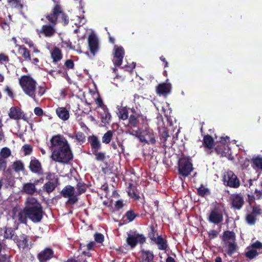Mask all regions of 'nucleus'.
<instances>
[{
    "instance_id": "50",
    "label": "nucleus",
    "mask_w": 262,
    "mask_h": 262,
    "mask_svg": "<svg viewBox=\"0 0 262 262\" xmlns=\"http://www.w3.org/2000/svg\"><path fill=\"white\" fill-rule=\"evenodd\" d=\"M96 102L98 105L97 112L106 110L107 107L103 104V101L101 98H97L96 99Z\"/></svg>"
},
{
    "instance_id": "21",
    "label": "nucleus",
    "mask_w": 262,
    "mask_h": 262,
    "mask_svg": "<svg viewBox=\"0 0 262 262\" xmlns=\"http://www.w3.org/2000/svg\"><path fill=\"white\" fill-rule=\"evenodd\" d=\"M88 140L91 144L92 152L99 150L101 148V143L98 137L96 136L93 135L89 137Z\"/></svg>"
},
{
    "instance_id": "6",
    "label": "nucleus",
    "mask_w": 262,
    "mask_h": 262,
    "mask_svg": "<svg viewBox=\"0 0 262 262\" xmlns=\"http://www.w3.org/2000/svg\"><path fill=\"white\" fill-rule=\"evenodd\" d=\"M192 164L190 159L182 158L179 161V171L180 174L186 177L192 171Z\"/></svg>"
},
{
    "instance_id": "35",
    "label": "nucleus",
    "mask_w": 262,
    "mask_h": 262,
    "mask_svg": "<svg viewBox=\"0 0 262 262\" xmlns=\"http://www.w3.org/2000/svg\"><path fill=\"white\" fill-rule=\"evenodd\" d=\"M141 131L140 129L137 127L136 129H134L133 126H129L126 133L129 134L132 136H135L140 140V137L141 135Z\"/></svg>"
},
{
    "instance_id": "43",
    "label": "nucleus",
    "mask_w": 262,
    "mask_h": 262,
    "mask_svg": "<svg viewBox=\"0 0 262 262\" xmlns=\"http://www.w3.org/2000/svg\"><path fill=\"white\" fill-rule=\"evenodd\" d=\"M11 155V151L10 149L8 147H4L3 148L0 152V158H3V159H7L9 158Z\"/></svg>"
},
{
    "instance_id": "7",
    "label": "nucleus",
    "mask_w": 262,
    "mask_h": 262,
    "mask_svg": "<svg viewBox=\"0 0 262 262\" xmlns=\"http://www.w3.org/2000/svg\"><path fill=\"white\" fill-rule=\"evenodd\" d=\"M61 195L66 198H68L67 203L70 204H74L78 201L77 195L74 187L67 185L64 187L61 191Z\"/></svg>"
},
{
    "instance_id": "15",
    "label": "nucleus",
    "mask_w": 262,
    "mask_h": 262,
    "mask_svg": "<svg viewBox=\"0 0 262 262\" xmlns=\"http://www.w3.org/2000/svg\"><path fill=\"white\" fill-rule=\"evenodd\" d=\"M8 115L11 119L15 120L20 119L26 120L24 112L18 107H11L9 110Z\"/></svg>"
},
{
    "instance_id": "37",
    "label": "nucleus",
    "mask_w": 262,
    "mask_h": 262,
    "mask_svg": "<svg viewBox=\"0 0 262 262\" xmlns=\"http://www.w3.org/2000/svg\"><path fill=\"white\" fill-rule=\"evenodd\" d=\"M256 216H257L251 211V212L247 213L246 215V221L248 224L251 225H254L256 223Z\"/></svg>"
},
{
    "instance_id": "36",
    "label": "nucleus",
    "mask_w": 262,
    "mask_h": 262,
    "mask_svg": "<svg viewBox=\"0 0 262 262\" xmlns=\"http://www.w3.org/2000/svg\"><path fill=\"white\" fill-rule=\"evenodd\" d=\"M59 184L48 182L43 185V189L48 193L52 192Z\"/></svg>"
},
{
    "instance_id": "54",
    "label": "nucleus",
    "mask_w": 262,
    "mask_h": 262,
    "mask_svg": "<svg viewBox=\"0 0 262 262\" xmlns=\"http://www.w3.org/2000/svg\"><path fill=\"white\" fill-rule=\"evenodd\" d=\"M66 262H86V259L83 255H81L77 257V259H69Z\"/></svg>"
},
{
    "instance_id": "2",
    "label": "nucleus",
    "mask_w": 262,
    "mask_h": 262,
    "mask_svg": "<svg viewBox=\"0 0 262 262\" xmlns=\"http://www.w3.org/2000/svg\"><path fill=\"white\" fill-rule=\"evenodd\" d=\"M19 83L25 94L37 101L38 97H41L46 92V88L39 86L36 88L37 82L30 76L24 75L19 79Z\"/></svg>"
},
{
    "instance_id": "47",
    "label": "nucleus",
    "mask_w": 262,
    "mask_h": 262,
    "mask_svg": "<svg viewBox=\"0 0 262 262\" xmlns=\"http://www.w3.org/2000/svg\"><path fill=\"white\" fill-rule=\"evenodd\" d=\"M127 193L128 195L132 198V199H134L135 200H139L140 198V196L139 195V194L137 193L136 190L132 187H130L128 188L127 190Z\"/></svg>"
},
{
    "instance_id": "48",
    "label": "nucleus",
    "mask_w": 262,
    "mask_h": 262,
    "mask_svg": "<svg viewBox=\"0 0 262 262\" xmlns=\"http://www.w3.org/2000/svg\"><path fill=\"white\" fill-rule=\"evenodd\" d=\"M253 164L258 168L262 169V157H257L252 159Z\"/></svg>"
},
{
    "instance_id": "22",
    "label": "nucleus",
    "mask_w": 262,
    "mask_h": 262,
    "mask_svg": "<svg viewBox=\"0 0 262 262\" xmlns=\"http://www.w3.org/2000/svg\"><path fill=\"white\" fill-rule=\"evenodd\" d=\"M38 183V181L34 183H27L23 185V191L27 194H33L36 191L35 185Z\"/></svg>"
},
{
    "instance_id": "63",
    "label": "nucleus",
    "mask_w": 262,
    "mask_h": 262,
    "mask_svg": "<svg viewBox=\"0 0 262 262\" xmlns=\"http://www.w3.org/2000/svg\"><path fill=\"white\" fill-rule=\"evenodd\" d=\"M255 196L251 195H248V202L249 203L250 206L252 205H253L255 203Z\"/></svg>"
},
{
    "instance_id": "19",
    "label": "nucleus",
    "mask_w": 262,
    "mask_h": 262,
    "mask_svg": "<svg viewBox=\"0 0 262 262\" xmlns=\"http://www.w3.org/2000/svg\"><path fill=\"white\" fill-rule=\"evenodd\" d=\"M231 200L232 207L236 209H241L244 203V198L238 194L233 195Z\"/></svg>"
},
{
    "instance_id": "16",
    "label": "nucleus",
    "mask_w": 262,
    "mask_h": 262,
    "mask_svg": "<svg viewBox=\"0 0 262 262\" xmlns=\"http://www.w3.org/2000/svg\"><path fill=\"white\" fill-rule=\"evenodd\" d=\"M13 241L19 248L24 249L29 247V238L25 234H21L19 236H15Z\"/></svg>"
},
{
    "instance_id": "58",
    "label": "nucleus",
    "mask_w": 262,
    "mask_h": 262,
    "mask_svg": "<svg viewBox=\"0 0 262 262\" xmlns=\"http://www.w3.org/2000/svg\"><path fill=\"white\" fill-rule=\"evenodd\" d=\"M198 192L199 195L204 196L208 192V190L204 187H201L198 189Z\"/></svg>"
},
{
    "instance_id": "32",
    "label": "nucleus",
    "mask_w": 262,
    "mask_h": 262,
    "mask_svg": "<svg viewBox=\"0 0 262 262\" xmlns=\"http://www.w3.org/2000/svg\"><path fill=\"white\" fill-rule=\"evenodd\" d=\"M204 146L209 149H211L214 145V140L211 136L206 135L204 136L203 139Z\"/></svg>"
},
{
    "instance_id": "14",
    "label": "nucleus",
    "mask_w": 262,
    "mask_h": 262,
    "mask_svg": "<svg viewBox=\"0 0 262 262\" xmlns=\"http://www.w3.org/2000/svg\"><path fill=\"white\" fill-rule=\"evenodd\" d=\"M149 237L158 246L159 250H165L168 247L166 240L161 236H156L154 232H151L149 234Z\"/></svg>"
},
{
    "instance_id": "42",
    "label": "nucleus",
    "mask_w": 262,
    "mask_h": 262,
    "mask_svg": "<svg viewBox=\"0 0 262 262\" xmlns=\"http://www.w3.org/2000/svg\"><path fill=\"white\" fill-rule=\"evenodd\" d=\"M113 137V132L111 130L107 131L106 133H105L102 137V141L103 143L108 144Z\"/></svg>"
},
{
    "instance_id": "51",
    "label": "nucleus",
    "mask_w": 262,
    "mask_h": 262,
    "mask_svg": "<svg viewBox=\"0 0 262 262\" xmlns=\"http://www.w3.org/2000/svg\"><path fill=\"white\" fill-rule=\"evenodd\" d=\"M137 216V214H136L133 210H129L125 213V216L129 221V222L133 221Z\"/></svg>"
},
{
    "instance_id": "40",
    "label": "nucleus",
    "mask_w": 262,
    "mask_h": 262,
    "mask_svg": "<svg viewBox=\"0 0 262 262\" xmlns=\"http://www.w3.org/2000/svg\"><path fill=\"white\" fill-rule=\"evenodd\" d=\"M16 235H14V232L11 228H5L4 237L6 239H12Z\"/></svg>"
},
{
    "instance_id": "52",
    "label": "nucleus",
    "mask_w": 262,
    "mask_h": 262,
    "mask_svg": "<svg viewBox=\"0 0 262 262\" xmlns=\"http://www.w3.org/2000/svg\"><path fill=\"white\" fill-rule=\"evenodd\" d=\"M23 150L25 156L30 155L32 152V147L29 144H25L23 146Z\"/></svg>"
},
{
    "instance_id": "27",
    "label": "nucleus",
    "mask_w": 262,
    "mask_h": 262,
    "mask_svg": "<svg viewBox=\"0 0 262 262\" xmlns=\"http://www.w3.org/2000/svg\"><path fill=\"white\" fill-rule=\"evenodd\" d=\"M98 113L100 115L101 122L103 124H106L109 123L111 120V115L108 112L107 108H106V110L98 111Z\"/></svg>"
},
{
    "instance_id": "23",
    "label": "nucleus",
    "mask_w": 262,
    "mask_h": 262,
    "mask_svg": "<svg viewBox=\"0 0 262 262\" xmlns=\"http://www.w3.org/2000/svg\"><path fill=\"white\" fill-rule=\"evenodd\" d=\"M171 90L170 83H161L157 88V92L160 95H166L169 93Z\"/></svg>"
},
{
    "instance_id": "25",
    "label": "nucleus",
    "mask_w": 262,
    "mask_h": 262,
    "mask_svg": "<svg viewBox=\"0 0 262 262\" xmlns=\"http://www.w3.org/2000/svg\"><path fill=\"white\" fill-rule=\"evenodd\" d=\"M39 32L43 34L45 36L50 37L55 34V29L50 25H43Z\"/></svg>"
},
{
    "instance_id": "1",
    "label": "nucleus",
    "mask_w": 262,
    "mask_h": 262,
    "mask_svg": "<svg viewBox=\"0 0 262 262\" xmlns=\"http://www.w3.org/2000/svg\"><path fill=\"white\" fill-rule=\"evenodd\" d=\"M25 207L23 210L14 208L12 212V217L15 224H25L27 219L33 223H39L43 217V210L40 204L36 199L28 197L25 203Z\"/></svg>"
},
{
    "instance_id": "18",
    "label": "nucleus",
    "mask_w": 262,
    "mask_h": 262,
    "mask_svg": "<svg viewBox=\"0 0 262 262\" xmlns=\"http://www.w3.org/2000/svg\"><path fill=\"white\" fill-rule=\"evenodd\" d=\"M54 252L50 248H46L41 251L37 255V258L40 262H45L53 257Z\"/></svg>"
},
{
    "instance_id": "53",
    "label": "nucleus",
    "mask_w": 262,
    "mask_h": 262,
    "mask_svg": "<svg viewBox=\"0 0 262 262\" xmlns=\"http://www.w3.org/2000/svg\"><path fill=\"white\" fill-rule=\"evenodd\" d=\"M7 1L11 7L20 8L23 7V5L18 0H7Z\"/></svg>"
},
{
    "instance_id": "12",
    "label": "nucleus",
    "mask_w": 262,
    "mask_h": 262,
    "mask_svg": "<svg viewBox=\"0 0 262 262\" xmlns=\"http://www.w3.org/2000/svg\"><path fill=\"white\" fill-rule=\"evenodd\" d=\"M140 141L145 143L155 144L156 139L153 130L149 128H146L144 130L142 131Z\"/></svg>"
},
{
    "instance_id": "30",
    "label": "nucleus",
    "mask_w": 262,
    "mask_h": 262,
    "mask_svg": "<svg viewBox=\"0 0 262 262\" xmlns=\"http://www.w3.org/2000/svg\"><path fill=\"white\" fill-rule=\"evenodd\" d=\"M224 245L227 247V253L230 256H231L237 248L235 241L234 242L225 243Z\"/></svg>"
},
{
    "instance_id": "20",
    "label": "nucleus",
    "mask_w": 262,
    "mask_h": 262,
    "mask_svg": "<svg viewBox=\"0 0 262 262\" xmlns=\"http://www.w3.org/2000/svg\"><path fill=\"white\" fill-rule=\"evenodd\" d=\"M89 46L90 51L93 54L98 50V41L97 37L94 35H90L88 39Z\"/></svg>"
},
{
    "instance_id": "24",
    "label": "nucleus",
    "mask_w": 262,
    "mask_h": 262,
    "mask_svg": "<svg viewBox=\"0 0 262 262\" xmlns=\"http://www.w3.org/2000/svg\"><path fill=\"white\" fill-rule=\"evenodd\" d=\"M56 113L58 117L63 121L67 120L69 118V112L65 107H58L56 110Z\"/></svg>"
},
{
    "instance_id": "61",
    "label": "nucleus",
    "mask_w": 262,
    "mask_h": 262,
    "mask_svg": "<svg viewBox=\"0 0 262 262\" xmlns=\"http://www.w3.org/2000/svg\"><path fill=\"white\" fill-rule=\"evenodd\" d=\"M255 198L257 200H259L262 198V191L258 189H255L254 191Z\"/></svg>"
},
{
    "instance_id": "8",
    "label": "nucleus",
    "mask_w": 262,
    "mask_h": 262,
    "mask_svg": "<svg viewBox=\"0 0 262 262\" xmlns=\"http://www.w3.org/2000/svg\"><path fill=\"white\" fill-rule=\"evenodd\" d=\"M223 182L225 185L232 188H236L240 186L239 179L232 171H228L224 173Z\"/></svg>"
},
{
    "instance_id": "29",
    "label": "nucleus",
    "mask_w": 262,
    "mask_h": 262,
    "mask_svg": "<svg viewBox=\"0 0 262 262\" xmlns=\"http://www.w3.org/2000/svg\"><path fill=\"white\" fill-rule=\"evenodd\" d=\"M18 47V52L24 59L27 61L31 60L29 51L25 47L20 45H16Z\"/></svg>"
},
{
    "instance_id": "46",
    "label": "nucleus",
    "mask_w": 262,
    "mask_h": 262,
    "mask_svg": "<svg viewBox=\"0 0 262 262\" xmlns=\"http://www.w3.org/2000/svg\"><path fill=\"white\" fill-rule=\"evenodd\" d=\"M95 156V159L98 161L103 162L105 159V154L103 152H99L98 150L92 152Z\"/></svg>"
},
{
    "instance_id": "60",
    "label": "nucleus",
    "mask_w": 262,
    "mask_h": 262,
    "mask_svg": "<svg viewBox=\"0 0 262 262\" xmlns=\"http://www.w3.org/2000/svg\"><path fill=\"white\" fill-rule=\"evenodd\" d=\"M5 92L7 93V94L11 98H13L14 97V94H13V93L12 92V90H11V89L8 86H6L5 89Z\"/></svg>"
},
{
    "instance_id": "13",
    "label": "nucleus",
    "mask_w": 262,
    "mask_h": 262,
    "mask_svg": "<svg viewBox=\"0 0 262 262\" xmlns=\"http://www.w3.org/2000/svg\"><path fill=\"white\" fill-rule=\"evenodd\" d=\"M113 54L114 63L117 66H120L122 63V60L124 55V51L123 47L115 45Z\"/></svg>"
},
{
    "instance_id": "55",
    "label": "nucleus",
    "mask_w": 262,
    "mask_h": 262,
    "mask_svg": "<svg viewBox=\"0 0 262 262\" xmlns=\"http://www.w3.org/2000/svg\"><path fill=\"white\" fill-rule=\"evenodd\" d=\"M7 167V161L5 159L0 158V171H4Z\"/></svg>"
},
{
    "instance_id": "17",
    "label": "nucleus",
    "mask_w": 262,
    "mask_h": 262,
    "mask_svg": "<svg viewBox=\"0 0 262 262\" xmlns=\"http://www.w3.org/2000/svg\"><path fill=\"white\" fill-rule=\"evenodd\" d=\"M29 168L30 170L34 173L41 174L42 172L41 163L34 157H31Z\"/></svg>"
},
{
    "instance_id": "44",
    "label": "nucleus",
    "mask_w": 262,
    "mask_h": 262,
    "mask_svg": "<svg viewBox=\"0 0 262 262\" xmlns=\"http://www.w3.org/2000/svg\"><path fill=\"white\" fill-rule=\"evenodd\" d=\"M85 141V136L83 133L78 132L75 136L74 142H77L80 144L83 143Z\"/></svg>"
},
{
    "instance_id": "11",
    "label": "nucleus",
    "mask_w": 262,
    "mask_h": 262,
    "mask_svg": "<svg viewBox=\"0 0 262 262\" xmlns=\"http://www.w3.org/2000/svg\"><path fill=\"white\" fill-rule=\"evenodd\" d=\"M145 242V237L142 234L136 232L128 234L126 239L127 244L132 248H134L138 243L143 244Z\"/></svg>"
},
{
    "instance_id": "45",
    "label": "nucleus",
    "mask_w": 262,
    "mask_h": 262,
    "mask_svg": "<svg viewBox=\"0 0 262 262\" xmlns=\"http://www.w3.org/2000/svg\"><path fill=\"white\" fill-rule=\"evenodd\" d=\"M77 192H76L77 196L84 192L86 189V185L81 182H79L77 185Z\"/></svg>"
},
{
    "instance_id": "49",
    "label": "nucleus",
    "mask_w": 262,
    "mask_h": 262,
    "mask_svg": "<svg viewBox=\"0 0 262 262\" xmlns=\"http://www.w3.org/2000/svg\"><path fill=\"white\" fill-rule=\"evenodd\" d=\"M129 125L134 127H136L138 123L137 117L135 115H132L129 118Z\"/></svg>"
},
{
    "instance_id": "31",
    "label": "nucleus",
    "mask_w": 262,
    "mask_h": 262,
    "mask_svg": "<svg viewBox=\"0 0 262 262\" xmlns=\"http://www.w3.org/2000/svg\"><path fill=\"white\" fill-rule=\"evenodd\" d=\"M94 245L95 243L93 242H90L86 245H80V249L82 251V254L84 255V256H83V257L85 255L88 256H90V253L89 252H86L85 249H87L88 250H92L93 248Z\"/></svg>"
},
{
    "instance_id": "3",
    "label": "nucleus",
    "mask_w": 262,
    "mask_h": 262,
    "mask_svg": "<svg viewBox=\"0 0 262 262\" xmlns=\"http://www.w3.org/2000/svg\"><path fill=\"white\" fill-rule=\"evenodd\" d=\"M50 158L56 162L68 163L73 158L70 146L60 149H53Z\"/></svg>"
},
{
    "instance_id": "56",
    "label": "nucleus",
    "mask_w": 262,
    "mask_h": 262,
    "mask_svg": "<svg viewBox=\"0 0 262 262\" xmlns=\"http://www.w3.org/2000/svg\"><path fill=\"white\" fill-rule=\"evenodd\" d=\"M94 237L95 240L98 243H101L103 241L104 236L101 233H96Z\"/></svg>"
},
{
    "instance_id": "9",
    "label": "nucleus",
    "mask_w": 262,
    "mask_h": 262,
    "mask_svg": "<svg viewBox=\"0 0 262 262\" xmlns=\"http://www.w3.org/2000/svg\"><path fill=\"white\" fill-rule=\"evenodd\" d=\"M246 256L252 259L257 256L262 251V243L257 241L247 247Z\"/></svg>"
},
{
    "instance_id": "57",
    "label": "nucleus",
    "mask_w": 262,
    "mask_h": 262,
    "mask_svg": "<svg viewBox=\"0 0 262 262\" xmlns=\"http://www.w3.org/2000/svg\"><path fill=\"white\" fill-rule=\"evenodd\" d=\"M77 20L79 21L78 23H75V25L78 27H80L86 23V20L84 17L77 16Z\"/></svg>"
},
{
    "instance_id": "26",
    "label": "nucleus",
    "mask_w": 262,
    "mask_h": 262,
    "mask_svg": "<svg viewBox=\"0 0 262 262\" xmlns=\"http://www.w3.org/2000/svg\"><path fill=\"white\" fill-rule=\"evenodd\" d=\"M222 239L224 244L229 242H234L235 241V234L232 231H225L223 233Z\"/></svg>"
},
{
    "instance_id": "38",
    "label": "nucleus",
    "mask_w": 262,
    "mask_h": 262,
    "mask_svg": "<svg viewBox=\"0 0 262 262\" xmlns=\"http://www.w3.org/2000/svg\"><path fill=\"white\" fill-rule=\"evenodd\" d=\"M12 166V168L16 172L23 171L24 169V165L20 160L14 162Z\"/></svg>"
},
{
    "instance_id": "33",
    "label": "nucleus",
    "mask_w": 262,
    "mask_h": 262,
    "mask_svg": "<svg viewBox=\"0 0 262 262\" xmlns=\"http://www.w3.org/2000/svg\"><path fill=\"white\" fill-rule=\"evenodd\" d=\"M221 231V225L217 226L216 229H211L208 231V238L212 239L216 238Z\"/></svg>"
},
{
    "instance_id": "34",
    "label": "nucleus",
    "mask_w": 262,
    "mask_h": 262,
    "mask_svg": "<svg viewBox=\"0 0 262 262\" xmlns=\"http://www.w3.org/2000/svg\"><path fill=\"white\" fill-rule=\"evenodd\" d=\"M118 112V115L119 118L122 120H126L128 117V112L126 108L117 106Z\"/></svg>"
},
{
    "instance_id": "4",
    "label": "nucleus",
    "mask_w": 262,
    "mask_h": 262,
    "mask_svg": "<svg viewBox=\"0 0 262 262\" xmlns=\"http://www.w3.org/2000/svg\"><path fill=\"white\" fill-rule=\"evenodd\" d=\"M55 5L52 8L51 12L46 16V18L48 21L54 25L57 23L58 16L60 14L61 18V23L64 26L69 24V17L63 11L62 8L58 2L53 0Z\"/></svg>"
},
{
    "instance_id": "10",
    "label": "nucleus",
    "mask_w": 262,
    "mask_h": 262,
    "mask_svg": "<svg viewBox=\"0 0 262 262\" xmlns=\"http://www.w3.org/2000/svg\"><path fill=\"white\" fill-rule=\"evenodd\" d=\"M208 221L217 226L221 225L223 221V214L221 210L214 208L211 210L208 214Z\"/></svg>"
},
{
    "instance_id": "41",
    "label": "nucleus",
    "mask_w": 262,
    "mask_h": 262,
    "mask_svg": "<svg viewBox=\"0 0 262 262\" xmlns=\"http://www.w3.org/2000/svg\"><path fill=\"white\" fill-rule=\"evenodd\" d=\"M252 208V212L256 216H262V207L258 204H254L251 206Z\"/></svg>"
},
{
    "instance_id": "64",
    "label": "nucleus",
    "mask_w": 262,
    "mask_h": 262,
    "mask_svg": "<svg viewBox=\"0 0 262 262\" xmlns=\"http://www.w3.org/2000/svg\"><path fill=\"white\" fill-rule=\"evenodd\" d=\"M9 60V58L7 56L5 55L3 53L0 54V62L3 63L5 62H7Z\"/></svg>"
},
{
    "instance_id": "39",
    "label": "nucleus",
    "mask_w": 262,
    "mask_h": 262,
    "mask_svg": "<svg viewBox=\"0 0 262 262\" xmlns=\"http://www.w3.org/2000/svg\"><path fill=\"white\" fill-rule=\"evenodd\" d=\"M46 180H48V182L59 184L58 177L54 173L49 172L47 173Z\"/></svg>"
},
{
    "instance_id": "62",
    "label": "nucleus",
    "mask_w": 262,
    "mask_h": 262,
    "mask_svg": "<svg viewBox=\"0 0 262 262\" xmlns=\"http://www.w3.org/2000/svg\"><path fill=\"white\" fill-rule=\"evenodd\" d=\"M34 114L38 116H41L43 114V111L39 107H36L34 108Z\"/></svg>"
},
{
    "instance_id": "28",
    "label": "nucleus",
    "mask_w": 262,
    "mask_h": 262,
    "mask_svg": "<svg viewBox=\"0 0 262 262\" xmlns=\"http://www.w3.org/2000/svg\"><path fill=\"white\" fill-rule=\"evenodd\" d=\"M51 56L54 62L60 61L62 57L61 50L57 48H54L51 52Z\"/></svg>"
},
{
    "instance_id": "5",
    "label": "nucleus",
    "mask_w": 262,
    "mask_h": 262,
    "mask_svg": "<svg viewBox=\"0 0 262 262\" xmlns=\"http://www.w3.org/2000/svg\"><path fill=\"white\" fill-rule=\"evenodd\" d=\"M50 143L49 149L51 151L53 149H60L70 145L67 140L59 134L53 136L50 139Z\"/></svg>"
},
{
    "instance_id": "59",
    "label": "nucleus",
    "mask_w": 262,
    "mask_h": 262,
    "mask_svg": "<svg viewBox=\"0 0 262 262\" xmlns=\"http://www.w3.org/2000/svg\"><path fill=\"white\" fill-rule=\"evenodd\" d=\"M65 66L67 68L72 69L74 68V63L72 60L69 59L66 61Z\"/></svg>"
}]
</instances>
